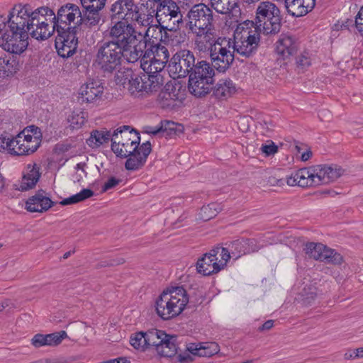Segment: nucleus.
Returning <instances> with one entry per match:
<instances>
[{"label":"nucleus","instance_id":"1","mask_svg":"<svg viewBox=\"0 0 363 363\" xmlns=\"http://www.w3.org/2000/svg\"><path fill=\"white\" fill-rule=\"evenodd\" d=\"M110 36L116 40L121 53L128 62H135L144 55L146 48L141 31L130 24L118 21L110 29Z\"/></svg>","mask_w":363,"mask_h":363},{"label":"nucleus","instance_id":"2","mask_svg":"<svg viewBox=\"0 0 363 363\" xmlns=\"http://www.w3.org/2000/svg\"><path fill=\"white\" fill-rule=\"evenodd\" d=\"M130 343L143 352L154 347L158 354L166 357H173L177 351L175 337L159 330L135 333L130 337Z\"/></svg>","mask_w":363,"mask_h":363},{"label":"nucleus","instance_id":"3","mask_svg":"<svg viewBox=\"0 0 363 363\" xmlns=\"http://www.w3.org/2000/svg\"><path fill=\"white\" fill-rule=\"evenodd\" d=\"M189 301V295L184 287H169L155 298V312L164 320H172L184 312Z\"/></svg>","mask_w":363,"mask_h":363},{"label":"nucleus","instance_id":"4","mask_svg":"<svg viewBox=\"0 0 363 363\" xmlns=\"http://www.w3.org/2000/svg\"><path fill=\"white\" fill-rule=\"evenodd\" d=\"M42 138L43 135L39 128L35 125L27 126L14 137L2 136L0 149L11 155H29L40 147Z\"/></svg>","mask_w":363,"mask_h":363},{"label":"nucleus","instance_id":"5","mask_svg":"<svg viewBox=\"0 0 363 363\" xmlns=\"http://www.w3.org/2000/svg\"><path fill=\"white\" fill-rule=\"evenodd\" d=\"M281 25V10L279 5L269 0L260 1L255 10V26L265 35L279 32Z\"/></svg>","mask_w":363,"mask_h":363},{"label":"nucleus","instance_id":"6","mask_svg":"<svg viewBox=\"0 0 363 363\" xmlns=\"http://www.w3.org/2000/svg\"><path fill=\"white\" fill-rule=\"evenodd\" d=\"M259 30L252 21H245L238 25L232 41L235 50L242 56L251 55L259 45Z\"/></svg>","mask_w":363,"mask_h":363},{"label":"nucleus","instance_id":"7","mask_svg":"<svg viewBox=\"0 0 363 363\" xmlns=\"http://www.w3.org/2000/svg\"><path fill=\"white\" fill-rule=\"evenodd\" d=\"M147 8L142 4L140 6L135 5L133 0H118L111 8L113 20H125V23L135 21L139 26H147L150 24L151 13H147Z\"/></svg>","mask_w":363,"mask_h":363},{"label":"nucleus","instance_id":"8","mask_svg":"<svg viewBox=\"0 0 363 363\" xmlns=\"http://www.w3.org/2000/svg\"><path fill=\"white\" fill-rule=\"evenodd\" d=\"M189 30L196 35H209L212 29L213 15L211 10L203 4L193 6L187 14Z\"/></svg>","mask_w":363,"mask_h":363},{"label":"nucleus","instance_id":"9","mask_svg":"<svg viewBox=\"0 0 363 363\" xmlns=\"http://www.w3.org/2000/svg\"><path fill=\"white\" fill-rule=\"evenodd\" d=\"M168 59L169 52L167 48L157 43L145 51L140 60V67L145 73L162 74Z\"/></svg>","mask_w":363,"mask_h":363},{"label":"nucleus","instance_id":"10","mask_svg":"<svg viewBox=\"0 0 363 363\" xmlns=\"http://www.w3.org/2000/svg\"><path fill=\"white\" fill-rule=\"evenodd\" d=\"M235 52L230 38H218L210 48V57L213 67L219 72H225L234 61Z\"/></svg>","mask_w":363,"mask_h":363},{"label":"nucleus","instance_id":"11","mask_svg":"<svg viewBox=\"0 0 363 363\" xmlns=\"http://www.w3.org/2000/svg\"><path fill=\"white\" fill-rule=\"evenodd\" d=\"M140 138L127 126L114 130L111 137V150L118 157H127L139 147Z\"/></svg>","mask_w":363,"mask_h":363},{"label":"nucleus","instance_id":"12","mask_svg":"<svg viewBox=\"0 0 363 363\" xmlns=\"http://www.w3.org/2000/svg\"><path fill=\"white\" fill-rule=\"evenodd\" d=\"M122 55L116 40L104 43L97 50L95 64L103 71L111 72L121 64Z\"/></svg>","mask_w":363,"mask_h":363},{"label":"nucleus","instance_id":"13","mask_svg":"<svg viewBox=\"0 0 363 363\" xmlns=\"http://www.w3.org/2000/svg\"><path fill=\"white\" fill-rule=\"evenodd\" d=\"M229 261V254L225 249L213 250L205 254L196 262L197 272L204 276L218 273L223 269Z\"/></svg>","mask_w":363,"mask_h":363},{"label":"nucleus","instance_id":"14","mask_svg":"<svg viewBox=\"0 0 363 363\" xmlns=\"http://www.w3.org/2000/svg\"><path fill=\"white\" fill-rule=\"evenodd\" d=\"M195 65L194 54L187 50L177 52L168 66L169 76L173 79L186 77Z\"/></svg>","mask_w":363,"mask_h":363},{"label":"nucleus","instance_id":"15","mask_svg":"<svg viewBox=\"0 0 363 363\" xmlns=\"http://www.w3.org/2000/svg\"><path fill=\"white\" fill-rule=\"evenodd\" d=\"M82 15L79 7L71 3H67L59 8L55 13V26L57 30L75 28V26L81 23Z\"/></svg>","mask_w":363,"mask_h":363},{"label":"nucleus","instance_id":"16","mask_svg":"<svg viewBox=\"0 0 363 363\" xmlns=\"http://www.w3.org/2000/svg\"><path fill=\"white\" fill-rule=\"evenodd\" d=\"M31 11L28 5L16 4L6 18L10 30L26 31L28 33Z\"/></svg>","mask_w":363,"mask_h":363},{"label":"nucleus","instance_id":"17","mask_svg":"<svg viewBox=\"0 0 363 363\" xmlns=\"http://www.w3.org/2000/svg\"><path fill=\"white\" fill-rule=\"evenodd\" d=\"M156 18L160 24H166V27L174 28L182 21V15L177 4L172 0L160 1L157 9Z\"/></svg>","mask_w":363,"mask_h":363},{"label":"nucleus","instance_id":"18","mask_svg":"<svg viewBox=\"0 0 363 363\" xmlns=\"http://www.w3.org/2000/svg\"><path fill=\"white\" fill-rule=\"evenodd\" d=\"M117 84L123 86L134 96L145 94L142 75L133 74L131 69L118 71L115 77Z\"/></svg>","mask_w":363,"mask_h":363},{"label":"nucleus","instance_id":"19","mask_svg":"<svg viewBox=\"0 0 363 363\" xmlns=\"http://www.w3.org/2000/svg\"><path fill=\"white\" fill-rule=\"evenodd\" d=\"M2 39V48L13 54H21L28 45V33L26 31L9 30V33L3 35Z\"/></svg>","mask_w":363,"mask_h":363},{"label":"nucleus","instance_id":"20","mask_svg":"<svg viewBox=\"0 0 363 363\" xmlns=\"http://www.w3.org/2000/svg\"><path fill=\"white\" fill-rule=\"evenodd\" d=\"M58 31V35L55 38V48L57 52L62 57H69L72 55L77 49V38L73 30H63Z\"/></svg>","mask_w":363,"mask_h":363},{"label":"nucleus","instance_id":"21","mask_svg":"<svg viewBox=\"0 0 363 363\" xmlns=\"http://www.w3.org/2000/svg\"><path fill=\"white\" fill-rule=\"evenodd\" d=\"M56 204L49 194L41 190L28 198L25 202V209L30 213H43L48 211Z\"/></svg>","mask_w":363,"mask_h":363},{"label":"nucleus","instance_id":"22","mask_svg":"<svg viewBox=\"0 0 363 363\" xmlns=\"http://www.w3.org/2000/svg\"><path fill=\"white\" fill-rule=\"evenodd\" d=\"M104 94V86L97 80L89 79L81 85L78 91V99L82 103H94Z\"/></svg>","mask_w":363,"mask_h":363},{"label":"nucleus","instance_id":"23","mask_svg":"<svg viewBox=\"0 0 363 363\" xmlns=\"http://www.w3.org/2000/svg\"><path fill=\"white\" fill-rule=\"evenodd\" d=\"M289 186H299L302 187L318 186L315 167L302 168L293 172L286 179Z\"/></svg>","mask_w":363,"mask_h":363},{"label":"nucleus","instance_id":"24","mask_svg":"<svg viewBox=\"0 0 363 363\" xmlns=\"http://www.w3.org/2000/svg\"><path fill=\"white\" fill-rule=\"evenodd\" d=\"M262 246L257 244L256 240H238L231 242L228 247H218L225 249L229 254L230 258L236 260L241 256L250 252L257 251Z\"/></svg>","mask_w":363,"mask_h":363},{"label":"nucleus","instance_id":"25","mask_svg":"<svg viewBox=\"0 0 363 363\" xmlns=\"http://www.w3.org/2000/svg\"><path fill=\"white\" fill-rule=\"evenodd\" d=\"M152 147L150 142L143 143L133 153L128 155L125 167L130 171L140 169L146 162L147 158L151 152Z\"/></svg>","mask_w":363,"mask_h":363},{"label":"nucleus","instance_id":"26","mask_svg":"<svg viewBox=\"0 0 363 363\" xmlns=\"http://www.w3.org/2000/svg\"><path fill=\"white\" fill-rule=\"evenodd\" d=\"M40 177V167L35 163L26 164L23 171L21 180L17 186L21 191H27L35 186Z\"/></svg>","mask_w":363,"mask_h":363},{"label":"nucleus","instance_id":"27","mask_svg":"<svg viewBox=\"0 0 363 363\" xmlns=\"http://www.w3.org/2000/svg\"><path fill=\"white\" fill-rule=\"evenodd\" d=\"M315 167V175L317 177L318 186L333 182L341 177L343 169L336 165L321 166Z\"/></svg>","mask_w":363,"mask_h":363},{"label":"nucleus","instance_id":"28","mask_svg":"<svg viewBox=\"0 0 363 363\" xmlns=\"http://www.w3.org/2000/svg\"><path fill=\"white\" fill-rule=\"evenodd\" d=\"M297 43L287 35H281L276 43V52L282 59H287L297 51Z\"/></svg>","mask_w":363,"mask_h":363},{"label":"nucleus","instance_id":"29","mask_svg":"<svg viewBox=\"0 0 363 363\" xmlns=\"http://www.w3.org/2000/svg\"><path fill=\"white\" fill-rule=\"evenodd\" d=\"M288 13L293 16H303L314 7L315 0H285Z\"/></svg>","mask_w":363,"mask_h":363},{"label":"nucleus","instance_id":"30","mask_svg":"<svg viewBox=\"0 0 363 363\" xmlns=\"http://www.w3.org/2000/svg\"><path fill=\"white\" fill-rule=\"evenodd\" d=\"M28 32L31 36L39 40L49 38L57 27L48 23L30 21Z\"/></svg>","mask_w":363,"mask_h":363},{"label":"nucleus","instance_id":"31","mask_svg":"<svg viewBox=\"0 0 363 363\" xmlns=\"http://www.w3.org/2000/svg\"><path fill=\"white\" fill-rule=\"evenodd\" d=\"M213 82V79H209V77L201 79L189 75V89L196 96H204L210 91Z\"/></svg>","mask_w":363,"mask_h":363},{"label":"nucleus","instance_id":"32","mask_svg":"<svg viewBox=\"0 0 363 363\" xmlns=\"http://www.w3.org/2000/svg\"><path fill=\"white\" fill-rule=\"evenodd\" d=\"M187 350L196 356L211 357L219 352L220 347L216 342L190 343Z\"/></svg>","mask_w":363,"mask_h":363},{"label":"nucleus","instance_id":"33","mask_svg":"<svg viewBox=\"0 0 363 363\" xmlns=\"http://www.w3.org/2000/svg\"><path fill=\"white\" fill-rule=\"evenodd\" d=\"M179 89L172 84H166L164 89L160 93L159 101L163 108H172L176 105L179 100Z\"/></svg>","mask_w":363,"mask_h":363},{"label":"nucleus","instance_id":"34","mask_svg":"<svg viewBox=\"0 0 363 363\" xmlns=\"http://www.w3.org/2000/svg\"><path fill=\"white\" fill-rule=\"evenodd\" d=\"M19 69V64L13 56L0 57V77H9L15 74Z\"/></svg>","mask_w":363,"mask_h":363},{"label":"nucleus","instance_id":"35","mask_svg":"<svg viewBox=\"0 0 363 363\" xmlns=\"http://www.w3.org/2000/svg\"><path fill=\"white\" fill-rule=\"evenodd\" d=\"M30 21L48 23L55 26V13L48 6H41L31 11Z\"/></svg>","mask_w":363,"mask_h":363},{"label":"nucleus","instance_id":"36","mask_svg":"<svg viewBox=\"0 0 363 363\" xmlns=\"http://www.w3.org/2000/svg\"><path fill=\"white\" fill-rule=\"evenodd\" d=\"M211 7L221 14L240 13V9L236 0H210Z\"/></svg>","mask_w":363,"mask_h":363},{"label":"nucleus","instance_id":"37","mask_svg":"<svg viewBox=\"0 0 363 363\" xmlns=\"http://www.w3.org/2000/svg\"><path fill=\"white\" fill-rule=\"evenodd\" d=\"M142 79L145 94L157 91L164 83L162 74L155 75L145 72L142 74Z\"/></svg>","mask_w":363,"mask_h":363},{"label":"nucleus","instance_id":"38","mask_svg":"<svg viewBox=\"0 0 363 363\" xmlns=\"http://www.w3.org/2000/svg\"><path fill=\"white\" fill-rule=\"evenodd\" d=\"M88 113L80 109L73 110L67 117V127L71 130H79L86 123Z\"/></svg>","mask_w":363,"mask_h":363},{"label":"nucleus","instance_id":"39","mask_svg":"<svg viewBox=\"0 0 363 363\" xmlns=\"http://www.w3.org/2000/svg\"><path fill=\"white\" fill-rule=\"evenodd\" d=\"M235 90V85L230 79H222L216 85L213 94L217 99H224L233 94Z\"/></svg>","mask_w":363,"mask_h":363},{"label":"nucleus","instance_id":"40","mask_svg":"<svg viewBox=\"0 0 363 363\" xmlns=\"http://www.w3.org/2000/svg\"><path fill=\"white\" fill-rule=\"evenodd\" d=\"M111 137H112V135L106 129L95 130L91 133L86 143L92 148L99 147L101 145L108 143L110 139L111 140Z\"/></svg>","mask_w":363,"mask_h":363},{"label":"nucleus","instance_id":"41","mask_svg":"<svg viewBox=\"0 0 363 363\" xmlns=\"http://www.w3.org/2000/svg\"><path fill=\"white\" fill-rule=\"evenodd\" d=\"M194 69L190 76L201 77H209V79H213L214 70L212 67L206 61L199 62L196 65H194Z\"/></svg>","mask_w":363,"mask_h":363},{"label":"nucleus","instance_id":"42","mask_svg":"<svg viewBox=\"0 0 363 363\" xmlns=\"http://www.w3.org/2000/svg\"><path fill=\"white\" fill-rule=\"evenodd\" d=\"M94 196V191L89 189H84L79 193L62 200L59 203L62 206L72 205L83 201Z\"/></svg>","mask_w":363,"mask_h":363},{"label":"nucleus","instance_id":"43","mask_svg":"<svg viewBox=\"0 0 363 363\" xmlns=\"http://www.w3.org/2000/svg\"><path fill=\"white\" fill-rule=\"evenodd\" d=\"M84 16H82V23L89 27L96 26L101 21V15L99 11L101 9H84Z\"/></svg>","mask_w":363,"mask_h":363},{"label":"nucleus","instance_id":"44","mask_svg":"<svg viewBox=\"0 0 363 363\" xmlns=\"http://www.w3.org/2000/svg\"><path fill=\"white\" fill-rule=\"evenodd\" d=\"M222 210L220 204L212 203L203 206L199 212V218L203 220H208L215 216Z\"/></svg>","mask_w":363,"mask_h":363},{"label":"nucleus","instance_id":"45","mask_svg":"<svg viewBox=\"0 0 363 363\" xmlns=\"http://www.w3.org/2000/svg\"><path fill=\"white\" fill-rule=\"evenodd\" d=\"M325 245L321 243L308 242L306 244L304 251L310 257L315 259H321Z\"/></svg>","mask_w":363,"mask_h":363},{"label":"nucleus","instance_id":"46","mask_svg":"<svg viewBox=\"0 0 363 363\" xmlns=\"http://www.w3.org/2000/svg\"><path fill=\"white\" fill-rule=\"evenodd\" d=\"M320 260L334 264H340L342 262V257L335 250L328 248L325 245V250L323 252Z\"/></svg>","mask_w":363,"mask_h":363},{"label":"nucleus","instance_id":"47","mask_svg":"<svg viewBox=\"0 0 363 363\" xmlns=\"http://www.w3.org/2000/svg\"><path fill=\"white\" fill-rule=\"evenodd\" d=\"M196 37L195 40L196 48L199 51H206L207 49L210 50L211 45L213 44L212 43L213 38V29L210 30V33L208 37H206V35H196Z\"/></svg>","mask_w":363,"mask_h":363},{"label":"nucleus","instance_id":"48","mask_svg":"<svg viewBox=\"0 0 363 363\" xmlns=\"http://www.w3.org/2000/svg\"><path fill=\"white\" fill-rule=\"evenodd\" d=\"M161 36V30L156 26H149L145 33H142V37L143 38V40L145 43V45L147 46V42H151L154 44L155 40H157Z\"/></svg>","mask_w":363,"mask_h":363},{"label":"nucleus","instance_id":"49","mask_svg":"<svg viewBox=\"0 0 363 363\" xmlns=\"http://www.w3.org/2000/svg\"><path fill=\"white\" fill-rule=\"evenodd\" d=\"M84 9H102L106 4V0H80Z\"/></svg>","mask_w":363,"mask_h":363},{"label":"nucleus","instance_id":"50","mask_svg":"<svg viewBox=\"0 0 363 363\" xmlns=\"http://www.w3.org/2000/svg\"><path fill=\"white\" fill-rule=\"evenodd\" d=\"M48 335L50 347L60 345L64 339L67 337V333L64 330Z\"/></svg>","mask_w":363,"mask_h":363},{"label":"nucleus","instance_id":"51","mask_svg":"<svg viewBox=\"0 0 363 363\" xmlns=\"http://www.w3.org/2000/svg\"><path fill=\"white\" fill-rule=\"evenodd\" d=\"M31 343L35 347L50 346L48 335L36 334L32 338Z\"/></svg>","mask_w":363,"mask_h":363},{"label":"nucleus","instance_id":"52","mask_svg":"<svg viewBox=\"0 0 363 363\" xmlns=\"http://www.w3.org/2000/svg\"><path fill=\"white\" fill-rule=\"evenodd\" d=\"M173 125L174 123H170L169 121L161 122L160 125L158 126L148 127L147 132L152 135H157L158 133H163L164 130H167V127H169V128H171L170 126Z\"/></svg>","mask_w":363,"mask_h":363},{"label":"nucleus","instance_id":"53","mask_svg":"<svg viewBox=\"0 0 363 363\" xmlns=\"http://www.w3.org/2000/svg\"><path fill=\"white\" fill-rule=\"evenodd\" d=\"M355 28L357 32L363 36V6H362L355 16Z\"/></svg>","mask_w":363,"mask_h":363},{"label":"nucleus","instance_id":"54","mask_svg":"<svg viewBox=\"0 0 363 363\" xmlns=\"http://www.w3.org/2000/svg\"><path fill=\"white\" fill-rule=\"evenodd\" d=\"M298 152L301 155L302 161L306 162L312 156V152L310 148L307 147L296 146Z\"/></svg>","mask_w":363,"mask_h":363},{"label":"nucleus","instance_id":"55","mask_svg":"<svg viewBox=\"0 0 363 363\" xmlns=\"http://www.w3.org/2000/svg\"><path fill=\"white\" fill-rule=\"evenodd\" d=\"M296 62L299 67L305 68L311 65V60L308 53H303L298 57Z\"/></svg>","mask_w":363,"mask_h":363},{"label":"nucleus","instance_id":"56","mask_svg":"<svg viewBox=\"0 0 363 363\" xmlns=\"http://www.w3.org/2000/svg\"><path fill=\"white\" fill-rule=\"evenodd\" d=\"M261 150L266 155H271L277 152V147L274 143L271 142L269 144L262 145L261 147Z\"/></svg>","mask_w":363,"mask_h":363},{"label":"nucleus","instance_id":"57","mask_svg":"<svg viewBox=\"0 0 363 363\" xmlns=\"http://www.w3.org/2000/svg\"><path fill=\"white\" fill-rule=\"evenodd\" d=\"M121 182V179L114 177H110L104 184L103 191H106L116 186Z\"/></svg>","mask_w":363,"mask_h":363},{"label":"nucleus","instance_id":"58","mask_svg":"<svg viewBox=\"0 0 363 363\" xmlns=\"http://www.w3.org/2000/svg\"><path fill=\"white\" fill-rule=\"evenodd\" d=\"M102 363H130V361L125 357H118L107 361H104Z\"/></svg>","mask_w":363,"mask_h":363},{"label":"nucleus","instance_id":"59","mask_svg":"<svg viewBox=\"0 0 363 363\" xmlns=\"http://www.w3.org/2000/svg\"><path fill=\"white\" fill-rule=\"evenodd\" d=\"M273 325H274V320H268L259 328V330L260 331L269 330L273 327Z\"/></svg>","mask_w":363,"mask_h":363},{"label":"nucleus","instance_id":"60","mask_svg":"<svg viewBox=\"0 0 363 363\" xmlns=\"http://www.w3.org/2000/svg\"><path fill=\"white\" fill-rule=\"evenodd\" d=\"M269 182L272 186H281L284 184V181L282 179H277L274 177H270L269 179Z\"/></svg>","mask_w":363,"mask_h":363},{"label":"nucleus","instance_id":"61","mask_svg":"<svg viewBox=\"0 0 363 363\" xmlns=\"http://www.w3.org/2000/svg\"><path fill=\"white\" fill-rule=\"evenodd\" d=\"M345 359H356V350L348 351L345 354Z\"/></svg>","mask_w":363,"mask_h":363},{"label":"nucleus","instance_id":"62","mask_svg":"<svg viewBox=\"0 0 363 363\" xmlns=\"http://www.w3.org/2000/svg\"><path fill=\"white\" fill-rule=\"evenodd\" d=\"M189 354H179L177 356L178 361L181 363L186 362L189 359Z\"/></svg>","mask_w":363,"mask_h":363},{"label":"nucleus","instance_id":"63","mask_svg":"<svg viewBox=\"0 0 363 363\" xmlns=\"http://www.w3.org/2000/svg\"><path fill=\"white\" fill-rule=\"evenodd\" d=\"M356 356L357 358H363V347L356 349Z\"/></svg>","mask_w":363,"mask_h":363},{"label":"nucleus","instance_id":"64","mask_svg":"<svg viewBox=\"0 0 363 363\" xmlns=\"http://www.w3.org/2000/svg\"><path fill=\"white\" fill-rule=\"evenodd\" d=\"M194 0H179L180 4H184L186 6H189L194 3Z\"/></svg>","mask_w":363,"mask_h":363}]
</instances>
